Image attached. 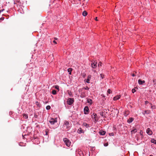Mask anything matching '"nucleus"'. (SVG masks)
Wrapping results in <instances>:
<instances>
[{
	"label": "nucleus",
	"instance_id": "8",
	"mask_svg": "<svg viewBox=\"0 0 156 156\" xmlns=\"http://www.w3.org/2000/svg\"><path fill=\"white\" fill-rule=\"evenodd\" d=\"M64 125L66 126L67 128H69L70 126H69V122L67 121H65L64 122Z\"/></svg>",
	"mask_w": 156,
	"mask_h": 156
},
{
	"label": "nucleus",
	"instance_id": "15",
	"mask_svg": "<svg viewBox=\"0 0 156 156\" xmlns=\"http://www.w3.org/2000/svg\"><path fill=\"white\" fill-rule=\"evenodd\" d=\"M137 131V129H133L131 131V133L132 134L135 133H136Z\"/></svg>",
	"mask_w": 156,
	"mask_h": 156
},
{
	"label": "nucleus",
	"instance_id": "33",
	"mask_svg": "<svg viewBox=\"0 0 156 156\" xmlns=\"http://www.w3.org/2000/svg\"><path fill=\"white\" fill-rule=\"evenodd\" d=\"M108 143H106L104 144V146H105V147L108 146Z\"/></svg>",
	"mask_w": 156,
	"mask_h": 156
},
{
	"label": "nucleus",
	"instance_id": "18",
	"mask_svg": "<svg viewBox=\"0 0 156 156\" xmlns=\"http://www.w3.org/2000/svg\"><path fill=\"white\" fill-rule=\"evenodd\" d=\"M72 70V68H70L68 69V71L69 73V74L70 75L71 74V72Z\"/></svg>",
	"mask_w": 156,
	"mask_h": 156
},
{
	"label": "nucleus",
	"instance_id": "1",
	"mask_svg": "<svg viewBox=\"0 0 156 156\" xmlns=\"http://www.w3.org/2000/svg\"><path fill=\"white\" fill-rule=\"evenodd\" d=\"M63 141L67 146L69 147L70 145L71 142L67 138L64 139H63Z\"/></svg>",
	"mask_w": 156,
	"mask_h": 156
},
{
	"label": "nucleus",
	"instance_id": "35",
	"mask_svg": "<svg viewBox=\"0 0 156 156\" xmlns=\"http://www.w3.org/2000/svg\"><path fill=\"white\" fill-rule=\"evenodd\" d=\"M156 80L155 79H154L153 80V82L154 83V84H155L156 83Z\"/></svg>",
	"mask_w": 156,
	"mask_h": 156
},
{
	"label": "nucleus",
	"instance_id": "10",
	"mask_svg": "<svg viewBox=\"0 0 156 156\" xmlns=\"http://www.w3.org/2000/svg\"><path fill=\"white\" fill-rule=\"evenodd\" d=\"M91 75H89L87 77V79H85L84 80L85 81H86L87 83H90V82H89L91 78Z\"/></svg>",
	"mask_w": 156,
	"mask_h": 156
},
{
	"label": "nucleus",
	"instance_id": "38",
	"mask_svg": "<svg viewBox=\"0 0 156 156\" xmlns=\"http://www.w3.org/2000/svg\"><path fill=\"white\" fill-rule=\"evenodd\" d=\"M80 129H79L78 130V131H80L79 133H82V132H81V129L80 128Z\"/></svg>",
	"mask_w": 156,
	"mask_h": 156
},
{
	"label": "nucleus",
	"instance_id": "47",
	"mask_svg": "<svg viewBox=\"0 0 156 156\" xmlns=\"http://www.w3.org/2000/svg\"><path fill=\"white\" fill-rule=\"evenodd\" d=\"M54 39H55V40H57V38H55Z\"/></svg>",
	"mask_w": 156,
	"mask_h": 156
},
{
	"label": "nucleus",
	"instance_id": "32",
	"mask_svg": "<svg viewBox=\"0 0 156 156\" xmlns=\"http://www.w3.org/2000/svg\"><path fill=\"white\" fill-rule=\"evenodd\" d=\"M85 89L88 90L89 89V87L87 86L86 87H84Z\"/></svg>",
	"mask_w": 156,
	"mask_h": 156
},
{
	"label": "nucleus",
	"instance_id": "4",
	"mask_svg": "<svg viewBox=\"0 0 156 156\" xmlns=\"http://www.w3.org/2000/svg\"><path fill=\"white\" fill-rule=\"evenodd\" d=\"M49 122L52 125L54 124L55 123L57 122L56 119H54L53 118H51Z\"/></svg>",
	"mask_w": 156,
	"mask_h": 156
},
{
	"label": "nucleus",
	"instance_id": "44",
	"mask_svg": "<svg viewBox=\"0 0 156 156\" xmlns=\"http://www.w3.org/2000/svg\"><path fill=\"white\" fill-rule=\"evenodd\" d=\"M36 104H37V105H38V102H36Z\"/></svg>",
	"mask_w": 156,
	"mask_h": 156
},
{
	"label": "nucleus",
	"instance_id": "40",
	"mask_svg": "<svg viewBox=\"0 0 156 156\" xmlns=\"http://www.w3.org/2000/svg\"><path fill=\"white\" fill-rule=\"evenodd\" d=\"M53 42L54 43H55V44H57V43H56V41L55 40L53 41Z\"/></svg>",
	"mask_w": 156,
	"mask_h": 156
},
{
	"label": "nucleus",
	"instance_id": "36",
	"mask_svg": "<svg viewBox=\"0 0 156 156\" xmlns=\"http://www.w3.org/2000/svg\"><path fill=\"white\" fill-rule=\"evenodd\" d=\"M109 135L111 136H113L114 135V134H113V133H109Z\"/></svg>",
	"mask_w": 156,
	"mask_h": 156
},
{
	"label": "nucleus",
	"instance_id": "25",
	"mask_svg": "<svg viewBox=\"0 0 156 156\" xmlns=\"http://www.w3.org/2000/svg\"><path fill=\"white\" fill-rule=\"evenodd\" d=\"M50 108H51V107L49 105H48L46 107V109L47 110H49L50 109Z\"/></svg>",
	"mask_w": 156,
	"mask_h": 156
},
{
	"label": "nucleus",
	"instance_id": "12",
	"mask_svg": "<svg viewBox=\"0 0 156 156\" xmlns=\"http://www.w3.org/2000/svg\"><path fill=\"white\" fill-rule=\"evenodd\" d=\"M120 97L121 95H117L114 98L113 100L114 101L117 100L120 98Z\"/></svg>",
	"mask_w": 156,
	"mask_h": 156
},
{
	"label": "nucleus",
	"instance_id": "27",
	"mask_svg": "<svg viewBox=\"0 0 156 156\" xmlns=\"http://www.w3.org/2000/svg\"><path fill=\"white\" fill-rule=\"evenodd\" d=\"M149 104V105H151V104H150V103H149L148 101H145V104L146 105L147 104Z\"/></svg>",
	"mask_w": 156,
	"mask_h": 156
},
{
	"label": "nucleus",
	"instance_id": "9",
	"mask_svg": "<svg viewBox=\"0 0 156 156\" xmlns=\"http://www.w3.org/2000/svg\"><path fill=\"white\" fill-rule=\"evenodd\" d=\"M147 133L149 135H151L152 134V132L149 128H148L146 131Z\"/></svg>",
	"mask_w": 156,
	"mask_h": 156
},
{
	"label": "nucleus",
	"instance_id": "48",
	"mask_svg": "<svg viewBox=\"0 0 156 156\" xmlns=\"http://www.w3.org/2000/svg\"><path fill=\"white\" fill-rule=\"evenodd\" d=\"M150 156H153L152 155H150Z\"/></svg>",
	"mask_w": 156,
	"mask_h": 156
},
{
	"label": "nucleus",
	"instance_id": "21",
	"mask_svg": "<svg viewBox=\"0 0 156 156\" xmlns=\"http://www.w3.org/2000/svg\"><path fill=\"white\" fill-rule=\"evenodd\" d=\"M52 94L54 95H55L57 94V92L55 90H53L52 91Z\"/></svg>",
	"mask_w": 156,
	"mask_h": 156
},
{
	"label": "nucleus",
	"instance_id": "29",
	"mask_svg": "<svg viewBox=\"0 0 156 156\" xmlns=\"http://www.w3.org/2000/svg\"><path fill=\"white\" fill-rule=\"evenodd\" d=\"M136 91V90L135 89H133L132 90V92L133 93H134Z\"/></svg>",
	"mask_w": 156,
	"mask_h": 156
},
{
	"label": "nucleus",
	"instance_id": "45",
	"mask_svg": "<svg viewBox=\"0 0 156 156\" xmlns=\"http://www.w3.org/2000/svg\"><path fill=\"white\" fill-rule=\"evenodd\" d=\"M46 70H45L44 71V72H43V73H46Z\"/></svg>",
	"mask_w": 156,
	"mask_h": 156
},
{
	"label": "nucleus",
	"instance_id": "37",
	"mask_svg": "<svg viewBox=\"0 0 156 156\" xmlns=\"http://www.w3.org/2000/svg\"><path fill=\"white\" fill-rule=\"evenodd\" d=\"M4 19V17H2L0 19V20H3Z\"/></svg>",
	"mask_w": 156,
	"mask_h": 156
},
{
	"label": "nucleus",
	"instance_id": "24",
	"mask_svg": "<svg viewBox=\"0 0 156 156\" xmlns=\"http://www.w3.org/2000/svg\"><path fill=\"white\" fill-rule=\"evenodd\" d=\"M23 117L25 119H27L28 118V116L27 115L25 114H23Z\"/></svg>",
	"mask_w": 156,
	"mask_h": 156
},
{
	"label": "nucleus",
	"instance_id": "14",
	"mask_svg": "<svg viewBox=\"0 0 156 156\" xmlns=\"http://www.w3.org/2000/svg\"><path fill=\"white\" fill-rule=\"evenodd\" d=\"M105 132L103 130H100L99 132V133L101 135H105Z\"/></svg>",
	"mask_w": 156,
	"mask_h": 156
},
{
	"label": "nucleus",
	"instance_id": "13",
	"mask_svg": "<svg viewBox=\"0 0 156 156\" xmlns=\"http://www.w3.org/2000/svg\"><path fill=\"white\" fill-rule=\"evenodd\" d=\"M133 120V118H130L128 120H127L128 123H130L132 122Z\"/></svg>",
	"mask_w": 156,
	"mask_h": 156
},
{
	"label": "nucleus",
	"instance_id": "28",
	"mask_svg": "<svg viewBox=\"0 0 156 156\" xmlns=\"http://www.w3.org/2000/svg\"><path fill=\"white\" fill-rule=\"evenodd\" d=\"M100 76L102 79H103L104 78V75L103 74H100Z\"/></svg>",
	"mask_w": 156,
	"mask_h": 156
},
{
	"label": "nucleus",
	"instance_id": "42",
	"mask_svg": "<svg viewBox=\"0 0 156 156\" xmlns=\"http://www.w3.org/2000/svg\"><path fill=\"white\" fill-rule=\"evenodd\" d=\"M98 18L97 17H95V20H96V21H98Z\"/></svg>",
	"mask_w": 156,
	"mask_h": 156
},
{
	"label": "nucleus",
	"instance_id": "3",
	"mask_svg": "<svg viewBox=\"0 0 156 156\" xmlns=\"http://www.w3.org/2000/svg\"><path fill=\"white\" fill-rule=\"evenodd\" d=\"M92 118L94 120V121L97 122L98 120V118L97 117L96 114L93 113L91 115Z\"/></svg>",
	"mask_w": 156,
	"mask_h": 156
},
{
	"label": "nucleus",
	"instance_id": "5",
	"mask_svg": "<svg viewBox=\"0 0 156 156\" xmlns=\"http://www.w3.org/2000/svg\"><path fill=\"white\" fill-rule=\"evenodd\" d=\"M107 114V113L104 110V111H102L101 112H100V115L104 117H106V115Z\"/></svg>",
	"mask_w": 156,
	"mask_h": 156
},
{
	"label": "nucleus",
	"instance_id": "7",
	"mask_svg": "<svg viewBox=\"0 0 156 156\" xmlns=\"http://www.w3.org/2000/svg\"><path fill=\"white\" fill-rule=\"evenodd\" d=\"M89 110L88 107L87 106L85 107L84 109V114H88V112Z\"/></svg>",
	"mask_w": 156,
	"mask_h": 156
},
{
	"label": "nucleus",
	"instance_id": "46",
	"mask_svg": "<svg viewBox=\"0 0 156 156\" xmlns=\"http://www.w3.org/2000/svg\"><path fill=\"white\" fill-rule=\"evenodd\" d=\"M72 94L71 93H69V94L70 95H71V94Z\"/></svg>",
	"mask_w": 156,
	"mask_h": 156
},
{
	"label": "nucleus",
	"instance_id": "41",
	"mask_svg": "<svg viewBox=\"0 0 156 156\" xmlns=\"http://www.w3.org/2000/svg\"><path fill=\"white\" fill-rule=\"evenodd\" d=\"M83 77H84L85 76H86V74H85L83 73Z\"/></svg>",
	"mask_w": 156,
	"mask_h": 156
},
{
	"label": "nucleus",
	"instance_id": "23",
	"mask_svg": "<svg viewBox=\"0 0 156 156\" xmlns=\"http://www.w3.org/2000/svg\"><path fill=\"white\" fill-rule=\"evenodd\" d=\"M145 112L146 114H149L151 113V111L150 110H146L145 111Z\"/></svg>",
	"mask_w": 156,
	"mask_h": 156
},
{
	"label": "nucleus",
	"instance_id": "39",
	"mask_svg": "<svg viewBox=\"0 0 156 156\" xmlns=\"http://www.w3.org/2000/svg\"><path fill=\"white\" fill-rule=\"evenodd\" d=\"M38 115L36 114L34 115V117L35 118H37V117Z\"/></svg>",
	"mask_w": 156,
	"mask_h": 156
},
{
	"label": "nucleus",
	"instance_id": "6",
	"mask_svg": "<svg viewBox=\"0 0 156 156\" xmlns=\"http://www.w3.org/2000/svg\"><path fill=\"white\" fill-rule=\"evenodd\" d=\"M97 62H95V61H94V62L91 63V65L92 68H96L97 66Z\"/></svg>",
	"mask_w": 156,
	"mask_h": 156
},
{
	"label": "nucleus",
	"instance_id": "30",
	"mask_svg": "<svg viewBox=\"0 0 156 156\" xmlns=\"http://www.w3.org/2000/svg\"><path fill=\"white\" fill-rule=\"evenodd\" d=\"M151 105V108L152 109H155V107L154 106V105Z\"/></svg>",
	"mask_w": 156,
	"mask_h": 156
},
{
	"label": "nucleus",
	"instance_id": "16",
	"mask_svg": "<svg viewBox=\"0 0 156 156\" xmlns=\"http://www.w3.org/2000/svg\"><path fill=\"white\" fill-rule=\"evenodd\" d=\"M87 14V13L86 11H83L82 13L83 15L84 16H86Z\"/></svg>",
	"mask_w": 156,
	"mask_h": 156
},
{
	"label": "nucleus",
	"instance_id": "34",
	"mask_svg": "<svg viewBox=\"0 0 156 156\" xmlns=\"http://www.w3.org/2000/svg\"><path fill=\"white\" fill-rule=\"evenodd\" d=\"M110 91H111V90L110 89H108L107 91V92H108V94H110Z\"/></svg>",
	"mask_w": 156,
	"mask_h": 156
},
{
	"label": "nucleus",
	"instance_id": "19",
	"mask_svg": "<svg viewBox=\"0 0 156 156\" xmlns=\"http://www.w3.org/2000/svg\"><path fill=\"white\" fill-rule=\"evenodd\" d=\"M151 142L152 143L156 144V140L152 139L151 140Z\"/></svg>",
	"mask_w": 156,
	"mask_h": 156
},
{
	"label": "nucleus",
	"instance_id": "17",
	"mask_svg": "<svg viewBox=\"0 0 156 156\" xmlns=\"http://www.w3.org/2000/svg\"><path fill=\"white\" fill-rule=\"evenodd\" d=\"M85 96H86L85 94L83 92H82L81 93V94L80 95L81 97L82 98H83L85 97Z\"/></svg>",
	"mask_w": 156,
	"mask_h": 156
},
{
	"label": "nucleus",
	"instance_id": "11",
	"mask_svg": "<svg viewBox=\"0 0 156 156\" xmlns=\"http://www.w3.org/2000/svg\"><path fill=\"white\" fill-rule=\"evenodd\" d=\"M138 83L140 85H142L144 83H145L144 80H142L140 79H139L138 80Z\"/></svg>",
	"mask_w": 156,
	"mask_h": 156
},
{
	"label": "nucleus",
	"instance_id": "2",
	"mask_svg": "<svg viewBox=\"0 0 156 156\" xmlns=\"http://www.w3.org/2000/svg\"><path fill=\"white\" fill-rule=\"evenodd\" d=\"M68 104L69 105H71L74 102L73 98H69L67 101Z\"/></svg>",
	"mask_w": 156,
	"mask_h": 156
},
{
	"label": "nucleus",
	"instance_id": "26",
	"mask_svg": "<svg viewBox=\"0 0 156 156\" xmlns=\"http://www.w3.org/2000/svg\"><path fill=\"white\" fill-rule=\"evenodd\" d=\"M55 89H57V90H58V91H59V86H55Z\"/></svg>",
	"mask_w": 156,
	"mask_h": 156
},
{
	"label": "nucleus",
	"instance_id": "31",
	"mask_svg": "<svg viewBox=\"0 0 156 156\" xmlns=\"http://www.w3.org/2000/svg\"><path fill=\"white\" fill-rule=\"evenodd\" d=\"M102 63L101 62H99L98 64V66H101Z\"/></svg>",
	"mask_w": 156,
	"mask_h": 156
},
{
	"label": "nucleus",
	"instance_id": "20",
	"mask_svg": "<svg viewBox=\"0 0 156 156\" xmlns=\"http://www.w3.org/2000/svg\"><path fill=\"white\" fill-rule=\"evenodd\" d=\"M83 125L86 127L87 128H88V127H89V126L88 124H87V123H83Z\"/></svg>",
	"mask_w": 156,
	"mask_h": 156
},
{
	"label": "nucleus",
	"instance_id": "43",
	"mask_svg": "<svg viewBox=\"0 0 156 156\" xmlns=\"http://www.w3.org/2000/svg\"><path fill=\"white\" fill-rule=\"evenodd\" d=\"M135 76V75L134 73H133V74H132V76Z\"/></svg>",
	"mask_w": 156,
	"mask_h": 156
},
{
	"label": "nucleus",
	"instance_id": "22",
	"mask_svg": "<svg viewBox=\"0 0 156 156\" xmlns=\"http://www.w3.org/2000/svg\"><path fill=\"white\" fill-rule=\"evenodd\" d=\"M87 101L88 103H90V104H91L92 103V101L90 99H88Z\"/></svg>",
	"mask_w": 156,
	"mask_h": 156
}]
</instances>
